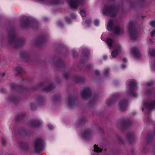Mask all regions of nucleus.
<instances>
[{"label":"nucleus","instance_id":"obj_1","mask_svg":"<svg viewBox=\"0 0 155 155\" xmlns=\"http://www.w3.org/2000/svg\"><path fill=\"white\" fill-rule=\"evenodd\" d=\"M81 95L83 99H86L90 97L91 95V92L89 89L88 88L84 89Z\"/></svg>","mask_w":155,"mask_h":155},{"label":"nucleus","instance_id":"obj_2","mask_svg":"<svg viewBox=\"0 0 155 155\" xmlns=\"http://www.w3.org/2000/svg\"><path fill=\"white\" fill-rule=\"evenodd\" d=\"M130 52L131 54L134 57L139 58L140 57V54L137 49L136 48H132Z\"/></svg>","mask_w":155,"mask_h":155},{"label":"nucleus","instance_id":"obj_3","mask_svg":"<svg viewBox=\"0 0 155 155\" xmlns=\"http://www.w3.org/2000/svg\"><path fill=\"white\" fill-rule=\"evenodd\" d=\"M71 7L73 8H76L77 5L79 3L78 1L74 0H68Z\"/></svg>","mask_w":155,"mask_h":155},{"label":"nucleus","instance_id":"obj_4","mask_svg":"<svg viewBox=\"0 0 155 155\" xmlns=\"http://www.w3.org/2000/svg\"><path fill=\"white\" fill-rule=\"evenodd\" d=\"M121 47V46L119 45L118 47L119 49L117 50L116 49L114 50L111 53V55L112 57L115 58L117 55L120 53V48Z\"/></svg>","mask_w":155,"mask_h":155},{"label":"nucleus","instance_id":"obj_5","mask_svg":"<svg viewBox=\"0 0 155 155\" xmlns=\"http://www.w3.org/2000/svg\"><path fill=\"white\" fill-rule=\"evenodd\" d=\"M115 33L117 35H119L122 34L123 32V30L122 28H120L119 27L116 28L114 30Z\"/></svg>","mask_w":155,"mask_h":155},{"label":"nucleus","instance_id":"obj_6","mask_svg":"<svg viewBox=\"0 0 155 155\" xmlns=\"http://www.w3.org/2000/svg\"><path fill=\"white\" fill-rule=\"evenodd\" d=\"M106 43L109 46L110 49L114 47V44L113 43V41L111 39L107 38L106 41Z\"/></svg>","mask_w":155,"mask_h":155},{"label":"nucleus","instance_id":"obj_7","mask_svg":"<svg viewBox=\"0 0 155 155\" xmlns=\"http://www.w3.org/2000/svg\"><path fill=\"white\" fill-rule=\"evenodd\" d=\"M127 105V103L126 101H120L119 104V106L120 109L123 110V108L126 107Z\"/></svg>","mask_w":155,"mask_h":155},{"label":"nucleus","instance_id":"obj_8","mask_svg":"<svg viewBox=\"0 0 155 155\" xmlns=\"http://www.w3.org/2000/svg\"><path fill=\"white\" fill-rule=\"evenodd\" d=\"M130 35L131 38L136 39L137 38V34L136 31H132L130 32Z\"/></svg>","mask_w":155,"mask_h":155},{"label":"nucleus","instance_id":"obj_9","mask_svg":"<svg viewBox=\"0 0 155 155\" xmlns=\"http://www.w3.org/2000/svg\"><path fill=\"white\" fill-rule=\"evenodd\" d=\"M113 21L111 20H110L108 22L107 26V30L109 31H111L113 28Z\"/></svg>","mask_w":155,"mask_h":155},{"label":"nucleus","instance_id":"obj_10","mask_svg":"<svg viewBox=\"0 0 155 155\" xmlns=\"http://www.w3.org/2000/svg\"><path fill=\"white\" fill-rule=\"evenodd\" d=\"M43 141L41 139H38L36 140L35 144V146L37 147L41 146L43 143Z\"/></svg>","mask_w":155,"mask_h":155},{"label":"nucleus","instance_id":"obj_11","mask_svg":"<svg viewBox=\"0 0 155 155\" xmlns=\"http://www.w3.org/2000/svg\"><path fill=\"white\" fill-rule=\"evenodd\" d=\"M146 106L147 108L150 109L154 107L155 106V102L152 103L150 104H146Z\"/></svg>","mask_w":155,"mask_h":155},{"label":"nucleus","instance_id":"obj_12","mask_svg":"<svg viewBox=\"0 0 155 155\" xmlns=\"http://www.w3.org/2000/svg\"><path fill=\"white\" fill-rule=\"evenodd\" d=\"M94 151L96 152H100L101 151V149L98 147L96 145H94Z\"/></svg>","mask_w":155,"mask_h":155},{"label":"nucleus","instance_id":"obj_13","mask_svg":"<svg viewBox=\"0 0 155 155\" xmlns=\"http://www.w3.org/2000/svg\"><path fill=\"white\" fill-rule=\"evenodd\" d=\"M136 85L135 83L133 81H131L130 84V87L132 89H134Z\"/></svg>","mask_w":155,"mask_h":155},{"label":"nucleus","instance_id":"obj_14","mask_svg":"<svg viewBox=\"0 0 155 155\" xmlns=\"http://www.w3.org/2000/svg\"><path fill=\"white\" fill-rule=\"evenodd\" d=\"M80 14L82 17H85L86 16V12L84 10H81Z\"/></svg>","mask_w":155,"mask_h":155},{"label":"nucleus","instance_id":"obj_15","mask_svg":"<svg viewBox=\"0 0 155 155\" xmlns=\"http://www.w3.org/2000/svg\"><path fill=\"white\" fill-rule=\"evenodd\" d=\"M99 21L97 20H96L94 22V25L96 26H97L99 24Z\"/></svg>","mask_w":155,"mask_h":155},{"label":"nucleus","instance_id":"obj_16","mask_svg":"<svg viewBox=\"0 0 155 155\" xmlns=\"http://www.w3.org/2000/svg\"><path fill=\"white\" fill-rule=\"evenodd\" d=\"M150 25L153 27L155 26V21H152L150 23Z\"/></svg>","mask_w":155,"mask_h":155},{"label":"nucleus","instance_id":"obj_17","mask_svg":"<svg viewBox=\"0 0 155 155\" xmlns=\"http://www.w3.org/2000/svg\"><path fill=\"white\" fill-rule=\"evenodd\" d=\"M48 126L49 129L50 130L52 129L53 127V125L51 124H48Z\"/></svg>","mask_w":155,"mask_h":155},{"label":"nucleus","instance_id":"obj_18","mask_svg":"<svg viewBox=\"0 0 155 155\" xmlns=\"http://www.w3.org/2000/svg\"><path fill=\"white\" fill-rule=\"evenodd\" d=\"M90 21V19L89 18H88L86 19V24H89Z\"/></svg>","mask_w":155,"mask_h":155},{"label":"nucleus","instance_id":"obj_19","mask_svg":"<svg viewBox=\"0 0 155 155\" xmlns=\"http://www.w3.org/2000/svg\"><path fill=\"white\" fill-rule=\"evenodd\" d=\"M89 135V134L88 133H86L85 135H83V137L84 138H86L87 136Z\"/></svg>","mask_w":155,"mask_h":155},{"label":"nucleus","instance_id":"obj_20","mask_svg":"<svg viewBox=\"0 0 155 155\" xmlns=\"http://www.w3.org/2000/svg\"><path fill=\"white\" fill-rule=\"evenodd\" d=\"M108 70H105V71H104V74L105 76H107V73L108 72Z\"/></svg>","mask_w":155,"mask_h":155},{"label":"nucleus","instance_id":"obj_21","mask_svg":"<svg viewBox=\"0 0 155 155\" xmlns=\"http://www.w3.org/2000/svg\"><path fill=\"white\" fill-rule=\"evenodd\" d=\"M132 95L134 97H136L137 95V94L136 93H134L132 94Z\"/></svg>","mask_w":155,"mask_h":155},{"label":"nucleus","instance_id":"obj_22","mask_svg":"<svg viewBox=\"0 0 155 155\" xmlns=\"http://www.w3.org/2000/svg\"><path fill=\"white\" fill-rule=\"evenodd\" d=\"M154 34L155 32L154 31H152L151 33V35L152 36H153L154 35Z\"/></svg>","mask_w":155,"mask_h":155},{"label":"nucleus","instance_id":"obj_23","mask_svg":"<svg viewBox=\"0 0 155 155\" xmlns=\"http://www.w3.org/2000/svg\"><path fill=\"white\" fill-rule=\"evenodd\" d=\"M125 65H123L121 66V67L123 68H125Z\"/></svg>","mask_w":155,"mask_h":155},{"label":"nucleus","instance_id":"obj_24","mask_svg":"<svg viewBox=\"0 0 155 155\" xmlns=\"http://www.w3.org/2000/svg\"><path fill=\"white\" fill-rule=\"evenodd\" d=\"M96 74H98V71H96Z\"/></svg>","mask_w":155,"mask_h":155},{"label":"nucleus","instance_id":"obj_25","mask_svg":"<svg viewBox=\"0 0 155 155\" xmlns=\"http://www.w3.org/2000/svg\"><path fill=\"white\" fill-rule=\"evenodd\" d=\"M149 53H150L152 55H153V54L152 53H151V52H149Z\"/></svg>","mask_w":155,"mask_h":155},{"label":"nucleus","instance_id":"obj_26","mask_svg":"<svg viewBox=\"0 0 155 155\" xmlns=\"http://www.w3.org/2000/svg\"><path fill=\"white\" fill-rule=\"evenodd\" d=\"M124 61H126V59H124Z\"/></svg>","mask_w":155,"mask_h":155},{"label":"nucleus","instance_id":"obj_27","mask_svg":"<svg viewBox=\"0 0 155 155\" xmlns=\"http://www.w3.org/2000/svg\"><path fill=\"white\" fill-rule=\"evenodd\" d=\"M103 14H106V13H105V12H103Z\"/></svg>","mask_w":155,"mask_h":155},{"label":"nucleus","instance_id":"obj_28","mask_svg":"<svg viewBox=\"0 0 155 155\" xmlns=\"http://www.w3.org/2000/svg\"><path fill=\"white\" fill-rule=\"evenodd\" d=\"M148 85H151V84H148Z\"/></svg>","mask_w":155,"mask_h":155},{"label":"nucleus","instance_id":"obj_29","mask_svg":"<svg viewBox=\"0 0 155 155\" xmlns=\"http://www.w3.org/2000/svg\"><path fill=\"white\" fill-rule=\"evenodd\" d=\"M103 36V35H102V37Z\"/></svg>","mask_w":155,"mask_h":155}]
</instances>
